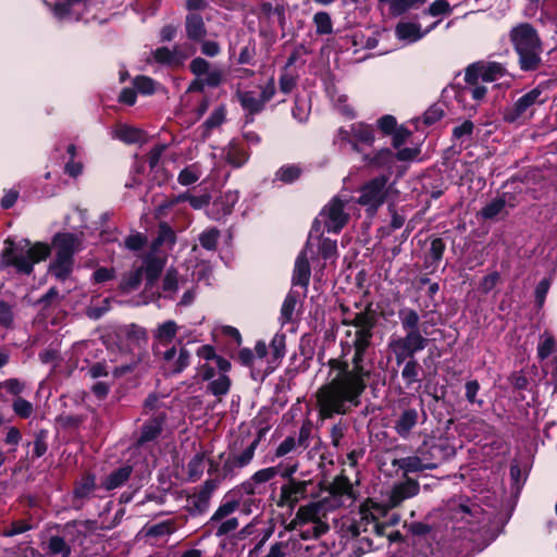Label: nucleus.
Listing matches in <instances>:
<instances>
[{
    "instance_id": "obj_24",
    "label": "nucleus",
    "mask_w": 557,
    "mask_h": 557,
    "mask_svg": "<svg viewBox=\"0 0 557 557\" xmlns=\"http://www.w3.org/2000/svg\"><path fill=\"white\" fill-rule=\"evenodd\" d=\"M308 246H309V242L307 243L306 247L298 255V257L295 261V268H294V273H293V284L300 285L305 288L308 287L309 281H310V265H309V260H308V256H307Z\"/></svg>"
},
{
    "instance_id": "obj_61",
    "label": "nucleus",
    "mask_w": 557,
    "mask_h": 557,
    "mask_svg": "<svg viewBox=\"0 0 557 557\" xmlns=\"http://www.w3.org/2000/svg\"><path fill=\"white\" fill-rule=\"evenodd\" d=\"M285 334L276 333L271 343H270V349L272 351V355L274 359L282 358L285 352Z\"/></svg>"
},
{
    "instance_id": "obj_43",
    "label": "nucleus",
    "mask_w": 557,
    "mask_h": 557,
    "mask_svg": "<svg viewBox=\"0 0 557 557\" xmlns=\"http://www.w3.org/2000/svg\"><path fill=\"white\" fill-rule=\"evenodd\" d=\"M420 371L421 367L419 362L414 358H407V361H405V366L401 371V377L406 382L407 386L419 382Z\"/></svg>"
},
{
    "instance_id": "obj_39",
    "label": "nucleus",
    "mask_w": 557,
    "mask_h": 557,
    "mask_svg": "<svg viewBox=\"0 0 557 557\" xmlns=\"http://www.w3.org/2000/svg\"><path fill=\"white\" fill-rule=\"evenodd\" d=\"M240 106L250 114L260 112L263 109V101L253 91H243L237 95Z\"/></svg>"
},
{
    "instance_id": "obj_27",
    "label": "nucleus",
    "mask_w": 557,
    "mask_h": 557,
    "mask_svg": "<svg viewBox=\"0 0 557 557\" xmlns=\"http://www.w3.org/2000/svg\"><path fill=\"white\" fill-rule=\"evenodd\" d=\"M96 484L94 476L83 478L75 486L73 492L72 506L75 509H81L87 499L95 491Z\"/></svg>"
},
{
    "instance_id": "obj_46",
    "label": "nucleus",
    "mask_w": 557,
    "mask_h": 557,
    "mask_svg": "<svg viewBox=\"0 0 557 557\" xmlns=\"http://www.w3.org/2000/svg\"><path fill=\"white\" fill-rule=\"evenodd\" d=\"M178 289V274L175 269H168L163 282H162V290L164 293V297L172 298L174 294Z\"/></svg>"
},
{
    "instance_id": "obj_25",
    "label": "nucleus",
    "mask_w": 557,
    "mask_h": 557,
    "mask_svg": "<svg viewBox=\"0 0 557 557\" xmlns=\"http://www.w3.org/2000/svg\"><path fill=\"white\" fill-rule=\"evenodd\" d=\"M347 497L348 499H352V485L348 478L346 476H337L331 485V498L327 499L329 504L333 506V508L341 506L342 498Z\"/></svg>"
},
{
    "instance_id": "obj_3",
    "label": "nucleus",
    "mask_w": 557,
    "mask_h": 557,
    "mask_svg": "<svg viewBox=\"0 0 557 557\" xmlns=\"http://www.w3.org/2000/svg\"><path fill=\"white\" fill-rule=\"evenodd\" d=\"M5 248L1 253L2 263L13 265L18 272L30 274L35 263L45 260L50 255V247L44 243L30 244L25 239L14 244L11 239L4 242Z\"/></svg>"
},
{
    "instance_id": "obj_2",
    "label": "nucleus",
    "mask_w": 557,
    "mask_h": 557,
    "mask_svg": "<svg viewBox=\"0 0 557 557\" xmlns=\"http://www.w3.org/2000/svg\"><path fill=\"white\" fill-rule=\"evenodd\" d=\"M509 40L518 54L522 71H535L542 64V40L537 30L529 23H520L509 32Z\"/></svg>"
},
{
    "instance_id": "obj_51",
    "label": "nucleus",
    "mask_w": 557,
    "mask_h": 557,
    "mask_svg": "<svg viewBox=\"0 0 557 557\" xmlns=\"http://www.w3.org/2000/svg\"><path fill=\"white\" fill-rule=\"evenodd\" d=\"M506 200L504 197H497L493 200H491L488 203H486L482 210L481 215L484 219H493L496 215H498L505 208Z\"/></svg>"
},
{
    "instance_id": "obj_54",
    "label": "nucleus",
    "mask_w": 557,
    "mask_h": 557,
    "mask_svg": "<svg viewBox=\"0 0 557 557\" xmlns=\"http://www.w3.org/2000/svg\"><path fill=\"white\" fill-rule=\"evenodd\" d=\"M48 549L50 554L53 555H63V557H66L70 555L71 550L66 542L63 537L60 536H51L48 541Z\"/></svg>"
},
{
    "instance_id": "obj_35",
    "label": "nucleus",
    "mask_w": 557,
    "mask_h": 557,
    "mask_svg": "<svg viewBox=\"0 0 557 557\" xmlns=\"http://www.w3.org/2000/svg\"><path fill=\"white\" fill-rule=\"evenodd\" d=\"M395 154L388 148L375 151L372 156L366 154L363 160L375 168H389L394 163Z\"/></svg>"
},
{
    "instance_id": "obj_62",
    "label": "nucleus",
    "mask_w": 557,
    "mask_h": 557,
    "mask_svg": "<svg viewBox=\"0 0 557 557\" xmlns=\"http://www.w3.org/2000/svg\"><path fill=\"white\" fill-rule=\"evenodd\" d=\"M47 433L46 431H40L36 434L34 440L33 447V457L40 458L44 456L48 449V445L46 443Z\"/></svg>"
},
{
    "instance_id": "obj_12",
    "label": "nucleus",
    "mask_w": 557,
    "mask_h": 557,
    "mask_svg": "<svg viewBox=\"0 0 557 557\" xmlns=\"http://www.w3.org/2000/svg\"><path fill=\"white\" fill-rule=\"evenodd\" d=\"M387 182L388 178L385 175H380L369 181L360 189L358 202L375 212L377 208L384 203L387 197L389 189L387 187Z\"/></svg>"
},
{
    "instance_id": "obj_23",
    "label": "nucleus",
    "mask_w": 557,
    "mask_h": 557,
    "mask_svg": "<svg viewBox=\"0 0 557 557\" xmlns=\"http://www.w3.org/2000/svg\"><path fill=\"white\" fill-rule=\"evenodd\" d=\"M260 438L261 436L259 435L239 455L228 457L223 466L224 471H233L235 468H244L249 465L253 459Z\"/></svg>"
},
{
    "instance_id": "obj_7",
    "label": "nucleus",
    "mask_w": 557,
    "mask_h": 557,
    "mask_svg": "<svg viewBox=\"0 0 557 557\" xmlns=\"http://www.w3.org/2000/svg\"><path fill=\"white\" fill-rule=\"evenodd\" d=\"M190 72L196 76L189 91H203L206 87L216 88L226 81V72L222 66L197 57L189 64Z\"/></svg>"
},
{
    "instance_id": "obj_28",
    "label": "nucleus",
    "mask_w": 557,
    "mask_h": 557,
    "mask_svg": "<svg viewBox=\"0 0 557 557\" xmlns=\"http://www.w3.org/2000/svg\"><path fill=\"white\" fill-rule=\"evenodd\" d=\"M178 331V325L173 320H168L158 325L153 333V337L157 342L154 347H158L160 350V346H168L175 338Z\"/></svg>"
},
{
    "instance_id": "obj_20",
    "label": "nucleus",
    "mask_w": 557,
    "mask_h": 557,
    "mask_svg": "<svg viewBox=\"0 0 557 557\" xmlns=\"http://www.w3.org/2000/svg\"><path fill=\"white\" fill-rule=\"evenodd\" d=\"M153 59L157 63L170 67H178L183 65L188 55L180 46H174L172 49L168 47L157 48L152 52Z\"/></svg>"
},
{
    "instance_id": "obj_32",
    "label": "nucleus",
    "mask_w": 557,
    "mask_h": 557,
    "mask_svg": "<svg viewBox=\"0 0 557 557\" xmlns=\"http://www.w3.org/2000/svg\"><path fill=\"white\" fill-rule=\"evenodd\" d=\"M197 356L206 362H213L220 372H228L231 363L225 358L216 355L214 348L210 345H203L198 348Z\"/></svg>"
},
{
    "instance_id": "obj_15",
    "label": "nucleus",
    "mask_w": 557,
    "mask_h": 557,
    "mask_svg": "<svg viewBox=\"0 0 557 557\" xmlns=\"http://www.w3.org/2000/svg\"><path fill=\"white\" fill-rule=\"evenodd\" d=\"M505 73L506 69L504 65L497 62L473 64L467 69L465 79L467 83H472L479 79L490 83L503 77Z\"/></svg>"
},
{
    "instance_id": "obj_59",
    "label": "nucleus",
    "mask_w": 557,
    "mask_h": 557,
    "mask_svg": "<svg viewBox=\"0 0 557 557\" xmlns=\"http://www.w3.org/2000/svg\"><path fill=\"white\" fill-rule=\"evenodd\" d=\"M451 12L450 4L445 0H435L430 4V7L424 11V14H429L431 16H440L446 15Z\"/></svg>"
},
{
    "instance_id": "obj_14",
    "label": "nucleus",
    "mask_w": 557,
    "mask_h": 557,
    "mask_svg": "<svg viewBox=\"0 0 557 557\" xmlns=\"http://www.w3.org/2000/svg\"><path fill=\"white\" fill-rule=\"evenodd\" d=\"M345 203L338 197H334L322 210L325 218L324 224L327 232L338 233L347 223L348 214L344 211Z\"/></svg>"
},
{
    "instance_id": "obj_19",
    "label": "nucleus",
    "mask_w": 557,
    "mask_h": 557,
    "mask_svg": "<svg viewBox=\"0 0 557 557\" xmlns=\"http://www.w3.org/2000/svg\"><path fill=\"white\" fill-rule=\"evenodd\" d=\"M308 482L295 481L290 479L289 482L281 487L280 506H295L307 494Z\"/></svg>"
},
{
    "instance_id": "obj_22",
    "label": "nucleus",
    "mask_w": 557,
    "mask_h": 557,
    "mask_svg": "<svg viewBox=\"0 0 557 557\" xmlns=\"http://www.w3.org/2000/svg\"><path fill=\"white\" fill-rule=\"evenodd\" d=\"M185 32L189 40L198 42L207 37V27L199 13L190 12L185 17Z\"/></svg>"
},
{
    "instance_id": "obj_36",
    "label": "nucleus",
    "mask_w": 557,
    "mask_h": 557,
    "mask_svg": "<svg viewBox=\"0 0 557 557\" xmlns=\"http://www.w3.org/2000/svg\"><path fill=\"white\" fill-rule=\"evenodd\" d=\"M231 380L227 372H220L216 377L209 381L207 386L208 392L216 397H222L230 392Z\"/></svg>"
},
{
    "instance_id": "obj_55",
    "label": "nucleus",
    "mask_w": 557,
    "mask_h": 557,
    "mask_svg": "<svg viewBox=\"0 0 557 557\" xmlns=\"http://www.w3.org/2000/svg\"><path fill=\"white\" fill-rule=\"evenodd\" d=\"M135 89L143 95H152L156 91V82L148 76H137L134 82Z\"/></svg>"
},
{
    "instance_id": "obj_53",
    "label": "nucleus",
    "mask_w": 557,
    "mask_h": 557,
    "mask_svg": "<svg viewBox=\"0 0 557 557\" xmlns=\"http://www.w3.org/2000/svg\"><path fill=\"white\" fill-rule=\"evenodd\" d=\"M14 323V308L13 305L0 300V325L5 329H11Z\"/></svg>"
},
{
    "instance_id": "obj_1",
    "label": "nucleus",
    "mask_w": 557,
    "mask_h": 557,
    "mask_svg": "<svg viewBox=\"0 0 557 557\" xmlns=\"http://www.w3.org/2000/svg\"><path fill=\"white\" fill-rule=\"evenodd\" d=\"M345 324L355 327L347 331L351 341L347 347L354 350L351 363L331 359L327 381L317 392L319 414L323 419L346 414L361 403L360 398L367 388L371 370L364 366V355L371 345L375 319L373 315L359 312Z\"/></svg>"
},
{
    "instance_id": "obj_31",
    "label": "nucleus",
    "mask_w": 557,
    "mask_h": 557,
    "mask_svg": "<svg viewBox=\"0 0 557 557\" xmlns=\"http://www.w3.org/2000/svg\"><path fill=\"white\" fill-rule=\"evenodd\" d=\"M419 492V484L409 480L394 487L391 495L392 506H398L403 500L416 496Z\"/></svg>"
},
{
    "instance_id": "obj_44",
    "label": "nucleus",
    "mask_w": 557,
    "mask_h": 557,
    "mask_svg": "<svg viewBox=\"0 0 557 557\" xmlns=\"http://www.w3.org/2000/svg\"><path fill=\"white\" fill-rule=\"evenodd\" d=\"M312 22L315 26V33L318 35H331L333 33V22L331 15L327 12H317L313 15Z\"/></svg>"
},
{
    "instance_id": "obj_64",
    "label": "nucleus",
    "mask_w": 557,
    "mask_h": 557,
    "mask_svg": "<svg viewBox=\"0 0 557 557\" xmlns=\"http://www.w3.org/2000/svg\"><path fill=\"white\" fill-rule=\"evenodd\" d=\"M214 523L218 524L216 535L219 536L228 534L238 528V520L235 517L227 518L222 521H215Z\"/></svg>"
},
{
    "instance_id": "obj_33",
    "label": "nucleus",
    "mask_w": 557,
    "mask_h": 557,
    "mask_svg": "<svg viewBox=\"0 0 557 557\" xmlns=\"http://www.w3.org/2000/svg\"><path fill=\"white\" fill-rule=\"evenodd\" d=\"M379 2L388 5L389 14L399 16L410 9L421 7L425 0H379Z\"/></svg>"
},
{
    "instance_id": "obj_41",
    "label": "nucleus",
    "mask_w": 557,
    "mask_h": 557,
    "mask_svg": "<svg viewBox=\"0 0 557 557\" xmlns=\"http://www.w3.org/2000/svg\"><path fill=\"white\" fill-rule=\"evenodd\" d=\"M398 317L404 331L421 330L419 326L420 315L411 308H401L398 311Z\"/></svg>"
},
{
    "instance_id": "obj_34",
    "label": "nucleus",
    "mask_w": 557,
    "mask_h": 557,
    "mask_svg": "<svg viewBox=\"0 0 557 557\" xmlns=\"http://www.w3.org/2000/svg\"><path fill=\"white\" fill-rule=\"evenodd\" d=\"M133 468L124 466L111 472L103 481V487L108 491L122 486L131 476Z\"/></svg>"
},
{
    "instance_id": "obj_8",
    "label": "nucleus",
    "mask_w": 557,
    "mask_h": 557,
    "mask_svg": "<svg viewBox=\"0 0 557 557\" xmlns=\"http://www.w3.org/2000/svg\"><path fill=\"white\" fill-rule=\"evenodd\" d=\"M543 90L535 87L519 97L512 106L504 111V120L512 124H524L529 122L535 112L537 106H542L546 98L542 97Z\"/></svg>"
},
{
    "instance_id": "obj_29",
    "label": "nucleus",
    "mask_w": 557,
    "mask_h": 557,
    "mask_svg": "<svg viewBox=\"0 0 557 557\" xmlns=\"http://www.w3.org/2000/svg\"><path fill=\"white\" fill-rule=\"evenodd\" d=\"M238 507L239 500L236 498V492H230L227 495H225L222 504L218 507L211 517V522L232 518V515L238 509Z\"/></svg>"
},
{
    "instance_id": "obj_16",
    "label": "nucleus",
    "mask_w": 557,
    "mask_h": 557,
    "mask_svg": "<svg viewBox=\"0 0 557 557\" xmlns=\"http://www.w3.org/2000/svg\"><path fill=\"white\" fill-rule=\"evenodd\" d=\"M165 420L166 411L154 412L152 417L143 424L137 445L143 446L146 443L156 441L163 430Z\"/></svg>"
},
{
    "instance_id": "obj_48",
    "label": "nucleus",
    "mask_w": 557,
    "mask_h": 557,
    "mask_svg": "<svg viewBox=\"0 0 557 557\" xmlns=\"http://www.w3.org/2000/svg\"><path fill=\"white\" fill-rule=\"evenodd\" d=\"M201 176V171L197 164H191L184 168L178 176L177 182L183 186H189L196 183Z\"/></svg>"
},
{
    "instance_id": "obj_11",
    "label": "nucleus",
    "mask_w": 557,
    "mask_h": 557,
    "mask_svg": "<svg viewBox=\"0 0 557 557\" xmlns=\"http://www.w3.org/2000/svg\"><path fill=\"white\" fill-rule=\"evenodd\" d=\"M153 349L156 355L160 356L162 368L166 374H178L189 366L190 354L181 339L177 341V346L169 347L164 351L158 350V347H153Z\"/></svg>"
},
{
    "instance_id": "obj_5",
    "label": "nucleus",
    "mask_w": 557,
    "mask_h": 557,
    "mask_svg": "<svg viewBox=\"0 0 557 557\" xmlns=\"http://www.w3.org/2000/svg\"><path fill=\"white\" fill-rule=\"evenodd\" d=\"M386 512L387 509L385 506L372 499H367L360 505L359 510L346 525V530L351 536H358L367 532H373L380 535L383 533V528L380 525L379 520L383 518Z\"/></svg>"
},
{
    "instance_id": "obj_63",
    "label": "nucleus",
    "mask_w": 557,
    "mask_h": 557,
    "mask_svg": "<svg viewBox=\"0 0 557 557\" xmlns=\"http://www.w3.org/2000/svg\"><path fill=\"white\" fill-rule=\"evenodd\" d=\"M298 448L296 443V437L287 436L276 448L275 457L281 458L284 457Z\"/></svg>"
},
{
    "instance_id": "obj_10",
    "label": "nucleus",
    "mask_w": 557,
    "mask_h": 557,
    "mask_svg": "<svg viewBox=\"0 0 557 557\" xmlns=\"http://www.w3.org/2000/svg\"><path fill=\"white\" fill-rule=\"evenodd\" d=\"M426 419L425 411L408 406L399 405L394 412L393 430L403 440L412 435L413 430Z\"/></svg>"
},
{
    "instance_id": "obj_13",
    "label": "nucleus",
    "mask_w": 557,
    "mask_h": 557,
    "mask_svg": "<svg viewBox=\"0 0 557 557\" xmlns=\"http://www.w3.org/2000/svg\"><path fill=\"white\" fill-rule=\"evenodd\" d=\"M421 453L424 454L428 462L432 463V470L436 469L442 462L451 458L456 450L455 446L447 437H436L425 440L419 447Z\"/></svg>"
},
{
    "instance_id": "obj_45",
    "label": "nucleus",
    "mask_w": 557,
    "mask_h": 557,
    "mask_svg": "<svg viewBox=\"0 0 557 557\" xmlns=\"http://www.w3.org/2000/svg\"><path fill=\"white\" fill-rule=\"evenodd\" d=\"M143 280V268H138L127 273L120 283V288L124 293L137 289Z\"/></svg>"
},
{
    "instance_id": "obj_42",
    "label": "nucleus",
    "mask_w": 557,
    "mask_h": 557,
    "mask_svg": "<svg viewBox=\"0 0 557 557\" xmlns=\"http://www.w3.org/2000/svg\"><path fill=\"white\" fill-rule=\"evenodd\" d=\"M176 236L174 231L165 223L159 224V233L157 238L152 243V250L156 251L159 246L169 245L172 247L175 244Z\"/></svg>"
},
{
    "instance_id": "obj_52",
    "label": "nucleus",
    "mask_w": 557,
    "mask_h": 557,
    "mask_svg": "<svg viewBox=\"0 0 557 557\" xmlns=\"http://www.w3.org/2000/svg\"><path fill=\"white\" fill-rule=\"evenodd\" d=\"M12 409L17 417L23 419L29 418L34 412L33 404L22 397H16L13 400Z\"/></svg>"
},
{
    "instance_id": "obj_18",
    "label": "nucleus",
    "mask_w": 557,
    "mask_h": 557,
    "mask_svg": "<svg viewBox=\"0 0 557 557\" xmlns=\"http://www.w3.org/2000/svg\"><path fill=\"white\" fill-rule=\"evenodd\" d=\"M440 22L433 23L429 28L422 30L420 24L413 22H399L395 27L396 37L405 42L412 44L423 38Z\"/></svg>"
},
{
    "instance_id": "obj_60",
    "label": "nucleus",
    "mask_w": 557,
    "mask_h": 557,
    "mask_svg": "<svg viewBox=\"0 0 557 557\" xmlns=\"http://www.w3.org/2000/svg\"><path fill=\"white\" fill-rule=\"evenodd\" d=\"M556 349V342L553 336L545 334L537 347V354L541 359H546Z\"/></svg>"
},
{
    "instance_id": "obj_40",
    "label": "nucleus",
    "mask_w": 557,
    "mask_h": 557,
    "mask_svg": "<svg viewBox=\"0 0 557 557\" xmlns=\"http://www.w3.org/2000/svg\"><path fill=\"white\" fill-rule=\"evenodd\" d=\"M206 469V457L203 453L196 454L187 463V478L190 482L198 481Z\"/></svg>"
},
{
    "instance_id": "obj_26",
    "label": "nucleus",
    "mask_w": 557,
    "mask_h": 557,
    "mask_svg": "<svg viewBox=\"0 0 557 557\" xmlns=\"http://www.w3.org/2000/svg\"><path fill=\"white\" fill-rule=\"evenodd\" d=\"M352 135L351 147L359 152V144L371 146L374 143V129L371 125L364 123H355L350 125Z\"/></svg>"
},
{
    "instance_id": "obj_58",
    "label": "nucleus",
    "mask_w": 557,
    "mask_h": 557,
    "mask_svg": "<svg viewBox=\"0 0 557 557\" xmlns=\"http://www.w3.org/2000/svg\"><path fill=\"white\" fill-rule=\"evenodd\" d=\"M30 529H32V525L27 521L17 520V521L11 522L8 527H5L1 534L3 536L10 537V536L22 534Z\"/></svg>"
},
{
    "instance_id": "obj_56",
    "label": "nucleus",
    "mask_w": 557,
    "mask_h": 557,
    "mask_svg": "<svg viewBox=\"0 0 557 557\" xmlns=\"http://www.w3.org/2000/svg\"><path fill=\"white\" fill-rule=\"evenodd\" d=\"M301 170L297 165L282 166L276 172V178L284 183H293L300 176Z\"/></svg>"
},
{
    "instance_id": "obj_50",
    "label": "nucleus",
    "mask_w": 557,
    "mask_h": 557,
    "mask_svg": "<svg viewBox=\"0 0 557 557\" xmlns=\"http://www.w3.org/2000/svg\"><path fill=\"white\" fill-rule=\"evenodd\" d=\"M220 238V231L215 227L205 230L199 235V244L207 250H214Z\"/></svg>"
},
{
    "instance_id": "obj_17",
    "label": "nucleus",
    "mask_w": 557,
    "mask_h": 557,
    "mask_svg": "<svg viewBox=\"0 0 557 557\" xmlns=\"http://www.w3.org/2000/svg\"><path fill=\"white\" fill-rule=\"evenodd\" d=\"M239 199L238 193L235 190H227L218 197L208 212L210 219L219 221L226 215L231 214L234 206Z\"/></svg>"
},
{
    "instance_id": "obj_9",
    "label": "nucleus",
    "mask_w": 557,
    "mask_h": 557,
    "mask_svg": "<svg viewBox=\"0 0 557 557\" xmlns=\"http://www.w3.org/2000/svg\"><path fill=\"white\" fill-rule=\"evenodd\" d=\"M333 506L329 504L327 498L310 503L298 509L296 521L299 524L312 523V532L315 537L324 534L329 530V524L324 521L329 510Z\"/></svg>"
},
{
    "instance_id": "obj_21",
    "label": "nucleus",
    "mask_w": 557,
    "mask_h": 557,
    "mask_svg": "<svg viewBox=\"0 0 557 557\" xmlns=\"http://www.w3.org/2000/svg\"><path fill=\"white\" fill-rule=\"evenodd\" d=\"M392 466L397 467L405 473L432 470V463L428 462L426 458H424V454L421 453L420 448H418L416 454L412 456L394 459L392 461Z\"/></svg>"
},
{
    "instance_id": "obj_57",
    "label": "nucleus",
    "mask_w": 557,
    "mask_h": 557,
    "mask_svg": "<svg viewBox=\"0 0 557 557\" xmlns=\"http://www.w3.org/2000/svg\"><path fill=\"white\" fill-rule=\"evenodd\" d=\"M127 338L138 346L145 345L148 341L147 331L138 325L132 324L126 330Z\"/></svg>"
},
{
    "instance_id": "obj_37",
    "label": "nucleus",
    "mask_w": 557,
    "mask_h": 557,
    "mask_svg": "<svg viewBox=\"0 0 557 557\" xmlns=\"http://www.w3.org/2000/svg\"><path fill=\"white\" fill-rule=\"evenodd\" d=\"M226 117V109L225 106H219L215 108L210 116L205 121V123L201 125V128L203 131V137H208L211 132L221 126Z\"/></svg>"
},
{
    "instance_id": "obj_47",
    "label": "nucleus",
    "mask_w": 557,
    "mask_h": 557,
    "mask_svg": "<svg viewBox=\"0 0 557 557\" xmlns=\"http://www.w3.org/2000/svg\"><path fill=\"white\" fill-rule=\"evenodd\" d=\"M114 136L126 144H135L141 139L143 134L137 128L122 125L115 129Z\"/></svg>"
},
{
    "instance_id": "obj_38",
    "label": "nucleus",
    "mask_w": 557,
    "mask_h": 557,
    "mask_svg": "<svg viewBox=\"0 0 557 557\" xmlns=\"http://www.w3.org/2000/svg\"><path fill=\"white\" fill-rule=\"evenodd\" d=\"M164 268V260L158 257H151L146 260L145 272L147 286H152Z\"/></svg>"
},
{
    "instance_id": "obj_4",
    "label": "nucleus",
    "mask_w": 557,
    "mask_h": 557,
    "mask_svg": "<svg viewBox=\"0 0 557 557\" xmlns=\"http://www.w3.org/2000/svg\"><path fill=\"white\" fill-rule=\"evenodd\" d=\"M421 330L405 331V336L393 337L388 342V349L394 354L396 363L400 366L407 358H414V355L426 348L429 336L434 334L430 326H435L437 321L433 312L425 313Z\"/></svg>"
},
{
    "instance_id": "obj_30",
    "label": "nucleus",
    "mask_w": 557,
    "mask_h": 557,
    "mask_svg": "<svg viewBox=\"0 0 557 557\" xmlns=\"http://www.w3.org/2000/svg\"><path fill=\"white\" fill-rule=\"evenodd\" d=\"M222 158L232 166L239 168L248 160V154L243 147L232 140L222 151Z\"/></svg>"
},
{
    "instance_id": "obj_6",
    "label": "nucleus",
    "mask_w": 557,
    "mask_h": 557,
    "mask_svg": "<svg viewBox=\"0 0 557 557\" xmlns=\"http://www.w3.org/2000/svg\"><path fill=\"white\" fill-rule=\"evenodd\" d=\"M52 245L55 249V259L50 265V272L60 280H65L73 269V256L78 250V238L70 233L54 235Z\"/></svg>"
},
{
    "instance_id": "obj_49",
    "label": "nucleus",
    "mask_w": 557,
    "mask_h": 557,
    "mask_svg": "<svg viewBox=\"0 0 557 557\" xmlns=\"http://www.w3.org/2000/svg\"><path fill=\"white\" fill-rule=\"evenodd\" d=\"M297 305V297L289 293L284 299L281 308L280 321L284 325L292 321Z\"/></svg>"
}]
</instances>
